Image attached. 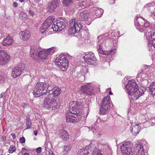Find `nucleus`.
<instances>
[{
  "label": "nucleus",
  "instance_id": "nucleus-44",
  "mask_svg": "<svg viewBox=\"0 0 155 155\" xmlns=\"http://www.w3.org/2000/svg\"><path fill=\"white\" fill-rule=\"evenodd\" d=\"M29 12L31 15L33 16V15L34 13L31 10H29Z\"/></svg>",
  "mask_w": 155,
  "mask_h": 155
},
{
  "label": "nucleus",
  "instance_id": "nucleus-13",
  "mask_svg": "<svg viewBox=\"0 0 155 155\" xmlns=\"http://www.w3.org/2000/svg\"><path fill=\"white\" fill-rule=\"evenodd\" d=\"M84 58L85 62L89 65L93 64L96 60L94 54L91 52L86 54Z\"/></svg>",
  "mask_w": 155,
  "mask_h": 155
},
{
  "label": "nucleus",
  "instance_id": "nucleus-21",
  "mask_svg": "<svg viewBox=\"0 0 155 155\" xmlns=\"http://www.w3.org/2000/svg\"><path fill=\"white\" fill-rule=\"evenodd\" d=\"M79 19L82 21H89L91 18L89 17V13L88 11L84 10L80 14Z\"/></svg>",
  "mask_w": 155,
  "mask_h": 155
},
{
  "label": "nucleus",
  "instance_id": "nucleus-4",
  "mask_svg": "<svg viewBox=\"0 0 155 155\" xmlns=\"http://www.w3.org/2000/svg\"><path fill=\"white\" fill-rule=\"evenodd\" d=\"M54 51V50L52 48L47 50L42 49L40 50V49H37L36 48L32 47L31 48L30 54L32 58H34L35 55H36L42 59H45L48 55L52 54Z\"/></svg>",
  "mask_w": 155,
  "mask_h": 155
},
{
  "label": "nucleus",
  "instance_id": "nucleus-34",
  "mask_svg": "<svg viewBox=\"0 0 155 155\" xmlns=\"http://www.w3.org/2000/svg\"><path fill=\"white\" fill-rule=\"evenodd\" d=\"M71 147L70 145H67L64 147V150L63 151V153L65 155H66L69 151L71 149Z\"/></svg>",
  "mask_w": 155,
  "mask_h": 155
},
{
  "label": "nucleus",
  "instance_id": "nucleus-56",
  "mask_svg": "<svg viewBox=\"0 0 155 155\" xmlns=\"http://www.w3.org/2000/svg\"><path fill=\"white\" fill-rule=\"evenodd\" d=\"M6 139V137H5V138L4 137H3V140H5Z\"/></svg>",
  "mask_w": 155,
  "mask_h": 155
},
{
  "label": "nucleus",
  "instance_id": "nucleus-50",
  "mask_svg": "<svg viewBox=\"0 0 155 155\" xmlns=\"http://www.w3.org/2000/svg\"><path fill=\"white\" fill-rule=\"evenodd\" d=\"M24 155H29V154L28 153H25L24 154Z\"/></svg>",
  "mask_w": 155,
  "mask_h": 155
},
{
  "label": "nucleus",
  "instance_id": "nucleus-9",
  "mask_svg": "<svg viewBox=\"0 0 155 155\" xmlns=\"http://www.w3.org/2000/svg\"><path fill=\"white\" fill-rule=\"evenodd\" d=\"M110 98L107 96L104 97L101 103V107L100 109V114H104L107 113L110 108Z\"/></svg>",
  "mask_w": 155,
  "mask_h": 155
},
{
  "label": "nucleus",
  "instance_id": "nucleus-58",
  "mask_svg": "<svg viewBox=\"0 0 155 155\" xmlns=\"http://www.w3.org/2000/svg\"><path fill=\"white\" fill-rule=\"evenodd\" d=\"M24 149H25V148H22V150Z\"/></svg>",
  "mask_w": 155,
  "mask_h": 155
},
{
  "label": "nucleus",
  "instance_id": "nucleus-1",
  "mask_svg": "<svg viewBox=\"0 0 155 155\" xmlns=\"http://www.w3.org/2000/svg\"><path fill=\"white\" fill-rule=\"evenodd\" d=\"M79 104L77 102L71 101L69 103V110L66 114L67 122L75 123L81 119V113L78 108Z\"/></svg>",
  "mask_w": 155,
  "mask_h": 155
},
{
  "label": "nucleus",
  "instance_id": "nucleus-40",
  "mask_svg": "<svg viewBox=\"0 0 155 155\" xmlns=\"http://www.w3.org/2000/svg\"><path fill=\"white\" fill-rule=\"evenodd\" d=\"M41 151V147H38L36 149V151L37 153H39Z\"/></svg>",
  "mask_w": 155,
  "mask_h": 155
},
{
  "label": "nucleus",
  "instance_id": "nucleus-46",
  "mask_svg": "<svg viewBox=\"0 0 155 155\" xmlns=\"http://www.w3.org/2000/svg\"><path fill=\"white\" fill-rule=\"evenodd\" d=\"M11 135L13 139H15V135L14 134H11Z\"/></svg>",
  "mask_w": 155,
  "mask_h": 155
},
{
  "label": "nucleus",
  "instance_id": "nucleus-60",
  "mask_svg": "<svg viewBox=\"0 0 155 155\" xmlns=\"http://www.w3.org/2000/svg\"><path fill=\"white\" fill-rule=\"evenodd\" d=\"M2 155V154H1V155Z\"/></svg>",
  "mask_w": 155,
  "mask_h": 155
},
{
  "label": "nucleus",
  "instance_id": "nucleus-14",
  "mask_svg": "<svg viewBox=\"0 0 155 155\" xmlns=\"http://www.w3.org/2000/svg\"><path fill=\"white\" fill-rule=\"evenodd\" d=\"M98 47H97V48L98 51L101 54H107L108 55H110L114 54L115 52V49H113L111 50L109 52L107 53H104V51L103 50V48L104 46H105V42L104 41L102 40L98 41L97 43Z\"/></svg>",
  "mask_w": 155,
  "mask_h": 155
},
{
  "label": "nucleus",
  "instance_id": "nucleus-30",
  "mask_svg": "<svg viewBox=\"0 0 155 155\" xmlns=\"http://www.w3.org/2000/svg\"><path fill=\"white\" fill-rule=\"evenodd\" d=\"M45 22H44L40 29V32L42 34L50 26Z\"/></svg>",
  "mask_w": 155,
  "mask_h": 155
},
{
  "label": "nucleus",
  "instance_id": "nucleus-53",
  "mask_svg": "<svg viewBox=\"0 0 155 155\" xmlns=\"http://www.w3.org/2000/svg\"><path fill=\"white\" fill-rule=\"evenodd\" d=\"M100 121L101 122V123H102V122L104 123L105 122V121L103 120H101Z\"/></svg>",
  "mask_w": 155,
  "mask_h": 155
},
{
  "label": "nucleus",
  "instance_id": "nucleus-6",
  "mask_svg": "<svg viewBox=\"0 0 155 155\" xmlns=\"http://www.w3.org/2000/svg\"><path fill=\"white\" fill-rule=\"evenodd\" d=\"M68 28L69 31L71 34L78 32L82 28L79 21L75 18L71 19L69 21Z\"/></svg>",
  "mask_w": 155,
  "mask_h": 155
},
{
  "label": "nucleus",
  "instance_id": "nucleus-38",
  "mask_svg": "<svg viewBox=\"0 0 155 155\" xmlns=\"http://www.w3.org/2000/svg\"><path fill=\"white\" fill-rule=\"evenodd\" d=\"M15 151V147L14 146H11L9 150V152L10 153H12Z\"/></svg>",
  "mask_w": 155,
  "mask_h": 155
},
{
  "label": "nucleus",
  "instance_id": "nucleus-29",
  "mask_svg": "<svg viewBox=\"0 0 155 155\" xmlns=\"http://www.w3.org/2000/svg\"><path fill=\"white\" fill-rule=\"evenodd\" d=\"M149 89L152 95L153 96H155V82L152 83L150 84Z\"/></svg>",
  "mask_w": 155,
  "mask_h": 155
},
{
  "label": "nucleus",
  "instance_id": "nucleus-25",
  "mask_svg": "<svg viewBox=\"0 0 155 155\" xmlns=\"http://www.w3.org/2000/svg\"><path fill=\"white\" fill-rule=\"evenodd\" d=\"M90 146H86L84 148L78 150L77 152L76 155H88L90 153Z\"/></svg>",
  "mask_w": 155,
  "mask_h": 155
},
{
  "label": "nucleus",
  "instance_id": "nucleus-19",
  "mask_svg": "<svg viewBox=\"0 0 155 155\" xmlns=\"http://www.w3.org/2000/svg\"><path fill=\"white\" fill-rule=\"evenodd\" d=\"M23 66H24V65H23L22 66L19 65L18 66L13 69L12 71V75L14 78H16L21 75Z\"/></svg>",
  "mask_w": 155,
  "mask_h": 155
},
{
  "label": "nucleus",
  "instance_id": "nucleus-48",
  "mask_svg": "<svg viewBox=\"0 0 155 155\" xmlns=\"http://www.w3.org/2000/svg\"><path fill=\"white\" fill-rule=\"evenodd\" d=\"M153 43H152V45H153V47L154 48H155V42H153Z\"/></svg>",
  "mask_w": 155,
  "mask_h": 155
},
{
  "label": "nucleus",
  "instance_id": "nucleus-17",
  "mask_svg": "<svg viewBox=\"0 0 155 155\" xmlns=\"http://www.w3.org/2000/svg\"><path fill=\"white\" fill-rule=\"evenodd\" d=\"M145 7L151 13V16L153 18H155V4L154 2L148 3L146 4ZM153 28L155 31V25H153Z\"/></svg>",
  "mask_w": 155,
  "mask_h": 155
},
{
  "label": "nucleus",
  "instance_id": "nucleus-11",
  "mask_svg": "<svg viewBox=\"0 0 155 155\" xmlns=\"http://www.w3.org/2000/svg\"><path fill=\"white\" fill-rule=\"evenodd\" d=\"M50 97H48L45 99L43 104V107L46 109L50 110H55L59 108L60 105L55 101L50 99Z\"/></svg>",
  "mask_w": 155,
  "mask_h": 155
},
{
  "label": "nucleus",
  "instance_id": "nucleus-2",
  "mask_svg": "<svg viewBox=\"0 0 155 155\" xmlns=\"http://www.w3.org/2000/svg\"><path fill=\"white\" fill-rule=\"evenodd\" d=\"M128 94L132 96L134 100H137L144 94L145 91V88L138 89L137 84L135 81H130L126 85Z\"/></svg>",
  "mask_w": 155,
  "mask_h": 155
},
{
  "label": "nucleus",
  "instance_id": "nucleus-51",
  "mask_svg": "<svg viewBox=\"0 0 155 155\" xmlns=\"http://www.w3.org/2000/svg\"><path fill=\"white\" fill-rule=\"evenodd\" d=\"M24 0H20V1L21 2H22L24 1Z\"/></svg>",
  "mask_w": 155,
  "mask_h": 155
},
{
  "label": "nucleus",
  "instance_id": "nucleus-47",
  "mask_svg": "<svg viewBox=\"0 0 155 155\" xmlns=\"http://www.w3.org/2000/svg\"><path fill=\"white\" fill-rule=\"evenodd\" d=\"M4 93H2L1 94V97H1V98L3 97H4Z\"/></svg>",
  "mask_w": 155,
  "mask_h": 155
},
{
  "label": "nucleus",
  "instance_id": "nucleus-49",
  "mask_svg": "<svg viewBox=\"0 0 155 155\" xmlns=\"http://www.w3.org/2000/svg\"><path fill=\"white\" fill-rule=\"evenodd\" d=\"M37 133H38V132L37 131H34V134L36 136L37 135Z\"/></svg>",
  "mask_w": 155,
  "mask_h": 155
},
{
  "label": "nucleus",
  "instance_id": "nucleus-33",
  "mask_svg": "<svg viewBox=\"0 0 155 155\" xmlns=\"http://www.w3.org/2000/svg\"><path fill=\"white\" fill-rule=\"evenodd\" d=\"M73 0H62V2L64 6L70 5L72 3Z\"/></svg>",
  "mask_w": 155,
  "mask_h": 155
},
{
  "label": "nucleus",
  "instance_id": "nucleus-8",
  "mask_svg": "<svg viewBox=\"0 0 155 155\" xmlns=\"http://www.w3.org/2000/svg\"><path fill=\"white\" fill-rule=\"evenodd\" d=\"M67 24L66 20L62 18H60L53 23L52 28L55 31H61L65 28Z\"/></svg>",
  "mask_w": 155,
  "mask_h": 155
},
{
  "label": "nucleus",
  "instance_id": "nucleus-59",
  "mask_svg": "<svg viewBox=\"0 0 155 155\" xmlns=\"http://www.w3.org/2000/svg\"><path fill=\"white\" fill-rule=\"evenodd\" d=\"M93 127H92V128H93Z\"/></svg>",
  "mask_w": 155,
  "mask_h": 155
},
{
  "label": "nucleus",
  "instance_id": "nucleus-18",
  "mask_svg": "<svg viewBox=\"0 0 155 155\" xmlns=\"http://www.w3.org/2000/svg\"><path fill=\"white\" fill-rule=\"evenodd\" d=\"M89 146H90L89 148L90 151L88 155H103L101 150L98 149L97 146L95 147L93 145L91 147V144H90Z\"/></svg>",
  "mask_w": 155,
  "mask_h": 155
},
{
  "label": "nucleus",
  "instance_id": "nucleus-22",
  "mask_svg": "<svg viewBox=\"0 0 155 155\" xmlns=\"http://www.w3.org/2000/svg\"><path fill=\"white\" fill-rule=\"evenodd\" d=\"M147 34L148 36L146 37V38L148 41L149 46H153V45H152L153 42H155V32L153 31V33L149 32Z\"/></svg>",
  "mask_w": 155,
  "mask_h": 155
},
{
  "label": "nucleus",
  "instance_id": "nucleus-35",
  "mask_svg": "<svg viewBox=\"0 0 155 155\" xmlns=\"http://www.w3.org/2000/svg\"><path fill=\"white\" fill-rule=\"evenodd\" d=\"M103 10L101 8H98L96 11V14L97 17H101L103 14Z\"/></svg>",
  "mask_w": 155,
  "mask_h": 155
},
{
  "label": "nucleus",
  "instance_id": "nucleus-32",
  "mask_svg": "<svg viewBox=\"0 0 155 155\" xmlns=\"http://www.w3.org/2000/svg\"><path fill=\"white\" fill-rule=\"evenodd\" d=\"M54 20L53 17L49 16L44 22H46V24H48V25L50 26Z\"/></svg>",
  "mask_w": 155,
  "mask_h": 155
},
{
  "label": "nucleus",
  "instance_id": "nucleus-31",
  "mask_svg": "<svg viewBox=\"0 0 155 155\" xmlns=\"http://www.w3.org/2000/svg\"><path fill=\"white\" fill-rule=\"evenodd\" d=\"M153 25L152 26V27H150L147 28V29H145V30H144V31H143L145 33L146 37L148 36V34H147V33L148 32H149L152 33H153V30H154V28H153Z\"/></svg>",
  "mask_w": 155,
  "mask_h": 155
},
{
  "label": "nucleus",
  "instance_id": "nucleus-45",
  "mask_svg": "<svg viewBox=\"0 0 155 155\" xmlns=\"http://www.w3.org/2000/svg\"><path fill=\"white\" fill-rule=\"evenodd\" d=\"M22 105L23 107H26L28 106L27 104L25 103H23L22 104Z\"/></svg>",
  "mask_w": 155,
  "mask_h": 155
},
{
  "label": "nucleus",
  "instance_id": "nucleus-5",
  "mask_svg": "<svg viewBox=\"0 0 155 155\" xmlns=\"http://www.w3.org/2000/svg\"><path fill=\"white\" fill-rule=\"evenodd\" d=\"M71 57L69 54H61L57 57L55 61V64L63 71H65L68 66V60L71 59Z\"/></svg>",
  "mask_w": 155,
  "mask_h": 155
},
{
  "label": "nucleus",
  "instance_id": "nucleus-54",
  "mask_svg": "<svg viewBox=\"0 0 155 155\" xmlns=\"http://www.w3.org/2000/svg\"><path fill=\"white\" fill-rule=\"evenodd\" d=\"M2 34L0 32V38L2 37Z\"/></svg>",
  "mask_w": 155,
  "mask_h": 155
},
{
  "label": "nucleus",
  "instance_id": "nucleus-16",
  "mask_svg": "<svg viewBox=\"0 0 155 155\" xmlns=\"http://www.w3.org/2000/svg\"><path fill=\"white\" fill-rule=\"evenodd\" d=\"M135 149L137 150L136 155H145L144 147L140 140L138 141L135 145Z\"/></svg>",
  "mask_w": 155,
  "mask_h": 155
},
{
  "label": "nucleus",
  "instance_id": "nucleus-27",
  "mask_svg": "<svg viewBox=\"0 0 155 155\" xmlns=\"http://www.w3.org/2000/svg\"><path fill=\"white\" fill-rule=\"evenodd\" d=\"M60 137L64 140H67L69 139V136L66 131L63 129L60 130L59 132Z\"/></svg>",
  "mask_w": 155,
  "mask_h": 155
},
{
  "label": "nucleus",
  "instance_id": "nucleus-7",
  "mask_svg": "<svg viewBox=\"0 0 155 155\" xmlns=\"http://www.w3.org/2000/svg\"><path fill=\"white\" fill-rule=\"evenodd\" d=\"M93 84L91 83H87L81 87L80 94H85L90 95H94L97 92L94 90Z\"/></svg>",
  "mask_w": 155,
  "mask_h": 155
},
{
  "label": "nucleus",
  "instance_id": "nucleus-55",
  "mask_svg": "<svg viewBox=\"0 0 155 155\" xmlns=\"http://www.w3.org/2000/svg\"><path fill=\"white\" fill-rule=\"evenodd\" d=\"M112 94V93L111 92H110L109 93V94L110 95Z\"/></svg>",
  "mask_w": 155,
  "mask_h": 155
},
{
  "label": "nucleus",
  "instance_id": "nucleus-57",
  "mask_svg": "<svg viewBox=\"0 0 155 155\" xmlns=\"http://www.w3.org/2000/svg\"><path fill=\"white\" fill-rule=\"evenodd\" d=\"M2 78V76L0 75V80Z\"/></svg>",
  "mask_w": 155,
  "mask_h": 155
},
{
  "label": "nucleus",
  "instance_id": "nucleus-37",
  "mask_svg": "<svg viewBox=\"0 0 155 155\" xmlns=\"http://www.w3.org/2000/svg\"><path fill=\"white\" fill-rule=\"evenodd\" d=\"M26 125L27 127V128H29L31 126V120L28 118H27L26 120Z\"/></svg>",
  "mask_w": 155,
  "mask_h": 155
},
{
  "label": "nucleus",
  "instance_id": "nucleus-15",
  "mask_svg": "<svg viewBox=\"0 0 155 155\" xmlns=\"http://www.w3.org/2000/svg\"><path fill=\"white\" fill-rule=\"evenodd\" d=\"M10 57L6 51H3L0 55V64L4 65L6 64L10 60Z\"/></svg>",
  "mask_w": 155,
  "mask_h": 155
},
{
  "label": "nucleus",
  "instance_id": "nucleus-26",
  "mask_svg": "<svg viewBox=\"0 0 155 155\" xmlns=\"http://www.w3.org/2000/svg\"><path fill=\"white\" fill-rule=\"evenodd\" d=\"M58 5L57 0H54L48 4V8L50 11L53 12L56 8Z\"/></svg>",
  "mask_w": 155,
  "mask_h": 155
},
{
  "label": "nucleus",
  "instance_id": "nucleus-36",
  "mask_svg": "<svg viewBox=\"0 0 155 155\" xmlns=\"http://www.w3.org/2000/svg\"><path fill=\"white\" fill-rule=\"evenodd\" d=\"M86 4V3L85 1H82L81 2L78 3V5L79 6V8H84L85 7Z\"/></svg>",
  "mask_w": 155,
  "mask_h": 155
},
{
  "label": "nucleus",
  "instance_id": "nucleus-43",
  "mask_svg": "<svg viewBox=\"0 0 155 155\" xmlns=\"http://www.w3.org/2000/svg\"><path fill=\"white\" fill-rule=\"evenodd\" d=\"M13 6L14 7H16L18 5V4L16 2H14L13 4Z\"/></svg>",
  "mask_w": 155,
  "mask_h": 155
},
{
  "label": "nucleus",
  "instance_id": "nucleus-42",
  "mask_svg": "<svg viewBox=\"0 0 155 155\" xmlns=\"http://www.w3.org/2000/svg\"><path fill=\"white\" fill-rule=\"evenodd\" d=\"M49 152V155H54V154L53 151L51 150L50 149L48 151Z\"/></svg>",
  "mask_w": 155,
  "mask_h": 155
},
{
  "label": "nucleus",
  "instance_id": "nucleus-10",
  "mask_svg": "<svg viewBox=\"0 0 155 155\" xmlns=\"http://www.w3.org/2000/svg\"><path fill=\"white\" fill-rule=\"evenodd\" d=\"M132 143L130 141L124 142L120 146L121 150L123 155H133Z\"/></svg>",
  "mask_w": 155,
  "mask_h": 155
},
{
  "label": "nucleus",
  "instance_id": "nucleus-3",
  "mask_svg": "<svg viewBox=\"0 0 155 155\" xmlns=\"http://www.w3.org/2000/svg\"><path fill=\"white\" fill-rule=\"evenodd\" d=\"M50 82L46 81L44 82L38 83L33 91V94L36 97L46 94V93L51 89L50 85Z\"/></svg>",
  "mask_w": 155,
  "mask_h": 155
},
{
  "label": "nucleus",
  "instance_id": "nucleus-52",
  "mask_svg": "<svg viewBox=\"0 0 155 155\" xmlns=\"http://www.w3.org/2000/svg\"><path fill=\"white\" fill-rule=\"evenodd\" d=\"M153 120H154V121H152V122L153 123H155V119H153Z\"/></svg>",
  "mask_w": 155,
  "mask_h": 155
},
{
  "label": "nucleus",
  "instance_id": "nucleus-41",
  "mask_svg": "<svg viewBox=\"0 0 155 155\" xmlns=\"http://www.w3.org/2000/svg\"><path fill=\"white\" fill-rule=\"evenodd\" d=\"M144 72L143 71V70H140V72L138 74V75L139 76H141L142 74Z\"/></svg>",
  "mask_w": 155,
  "mask_h": 155
},
{
  "label": "nucleus",
  "instance_id": "nucleus-28",
  "mask_svg": "<svg viewBox=\"0 0 155 155\" xmlns=\"http://www.w3.org/2000/svg\"><path fill=\"white\" fill-rule=\"evenodd\" d=\"M134 124H133L132 125L133 127H132L131 131L133 134L136 135L139 133L140 127L138 124H136L135 125Z\"/></svg>",
  "mask_w": 155,
  "mask_h": 155
},
{
  "label": "nucleus",
  "instance_id": "nucleus-39",
  "mask_svg": "<svg viewBox=\"0 0 155 155\" xmlns=\"http://www.w3.org/2000/svg\"><path fill=\"white\" fill-rule=\"evenodd\" d=\"M19 141L21 143H25V139L24 137H22L20 138Z\"/></svg>",
  "mask_w": 155,
  "mask_h": 155
},
{
  "label": "nucleus",
  "instance_id": "nucleus-20",
  "mask_svg": "<svg viewBox=\"0 0 155 155\" xmlns=\"http://www.w3.org/2000/svg\"><path fill=\"white\" fill-rule=\"evenodd\" d=\"M49 91V93H50V94L48 96H49V97H50L51 99L53 98V99H54L53 97L58 95L61 92V89L58 87H55L51 91V90Z\"/></svg>",
  "mask_w": 155,
  "mask_h": 155
},
{
  "label": "nucleus",
  "instance_id": "nucleus-24",
  "mask_svg": "<svg viewBox=\"0 0 155 155\" xmlns=\"http://www.w3.org/2000/svg\"><path fill=\"white\" fill-rule=\"evenodd\" d=\"M14 42L13 38L12 36L8 35L3 41L2 44L4 46H9L13 45Z\"/></svg>",
  "mask_w": 155,
  "mask_h": 155
},
{
  "label": "nucleus",
  "instance_id": "nucleus-12",
  "mask_svg": "<svg viewBox=\"0 0 155 155\" xmlns=\"http://www.w3.org/2000/svg\"><path fill=\"white\" fill-rule=\"evenodd\" d=\"M142 19H138L137 21L135 22V26H137V29L141 32H143L145 29L150 27L148 21L141 18Z\"/></svg>",
  "mask_w": 155,
  "mask_h": 155
},
{
  "label": "nucleus",
  "instance_id": "nucleus-23",
  "mask_svg": "<svg viewBox=\"0 0 155 155\" xmlns=\"http://www.w3.org/2000/svg\"><path fill=\"white\" fill-rule=\"evenodd\" d=\"M20 38L24 40H27L30 38L31 34L29 31L25 30L21 31L19 33Z\"/></svg>",
  "mask_w": 155,
  "mask_h": 155
}]
</instances>
